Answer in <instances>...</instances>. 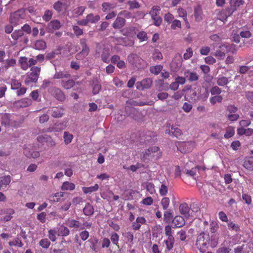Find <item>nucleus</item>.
Listing matches in <instances>:
<instances>
[{"label": "nucleus", "instance_id": "1", "mask_svg": "<svg viewBox=\"0 0 253 253\" xmlns=\"http://www.w3.org/2000/svg\"><path fill=\"white\" fill-rule=\"evenodd\" d=\"M0 124L2 126L6 128L19 127L22 122L18 119L14 118V116L8 113H4L2 115L0 120Z\"/></svg>", "mask_w": 253, "mask_h": 253}, {"label": "nucleus", "instance_id": "2", "mask_svg": "<svg viewBox=\"0 0 253 253\" xmlns=\"http://www.w3.org/2000/svg\"><path fill=\"white\" fill-rule=\"evenodd\" d=\"M210 237L208 233L202 232L197 237L196 246L201 253H205L208 249Z\"/></svg>", "mask_w": 253, "mask_h": 253}, {"label": "nucleus", "instance_id": "3", "mask_svg": "<svg viewBox=\"0 0 253 253\" xmlns=\"http://www.w3.org/2000/svg\"><path fill=\"white\" fill-rule=\"evenodd\" d=\"M162 152L158 146H151L145 150L143 158L151 160H157L161 158Z\"/></svg>", "mask_w": 253, "mask_h": 253}, {"label": "nucleus", "instance_id": "4", "mask_svg": "<svg viewBox=\"0 0 253 253\" xmlns=\"http://www.w3.org/2000/svg\"><path fill=\"white\" fill-rule=\"evenodd\" d=\"M31 72L28 74L25 80V84L27 85H30L32 84L36 83L41 72V68L37 66H33L31 68Z\"/></svg>", "mask_w": 253, "mask_h": 253}, {"label": "nucleus", "instance_id": "5", "mask_svg": "<svg viewBox=\"0 0 253 253\" xmlns=\"http://www.w3.org/2000/svg\"><path fill=\"white\" fill-rule=\"evenodd\" d=\"M128 62L138 69L143 68L145 65V61L139 56L135 53H131L127 57Z\"/></svg>", "mask_w": 253, "mask_h": 253}, {"label": "nucleus", "instance_id": "6", "mask_svg": "<svg viewBox=\"0 0 253 253\" xmlns=\"http://www.w3.org/2000/svg\"><path fill=\"white\" fill-rule=\"evenodd\" d=\"M175 146L178 151L185 154L191 152L193 150L194 144L192 141H177Z\"/></svg>", "mask_w": 253, "mask_h": 253}, {"label": "nucleus", "instance_id": "7", "mask_svg": "<svg viewBox=\"0 0 253 253\" xmlns=\"http://www.w3.org/2000/svg\"><path fill=\"white\" fill-rule=\"evenodd\" d=\"M70 6L68 0H58L53 5L54 9L57 12L60 13L68 10Z\"/></svg>", "mask_w": 253, "mask_h": 253}, {"label": "nucleus", "instance_id": "8", "mask_svg": "<svg viewBox=\"0 0 253 253\" xmlns=\"http://www.w3.org/2000/svg\"><path fill=\"white\" fill-rule=\"evenodd\" d=\"M37 141L42 145H45L48 148L53 147L55 145V142L51 137L47 134H42L37 137Z\"/></svg>", "mask_w": 253, "mask_h": 253}, {"label": "nucleus", "instance_id": "9", "mask_svg": "<svg viewBox=\"0 0 253 253\" xmlns=\"http://www.w3.org/2000/svg\"><path fill=\"white\" fill-rule=\"evenodd\" d=\"M25 17L24 11L23 9H19L17 11L10 14V22L11 23L17 25L18 22Z\"/></svg>", "mask_w": 253, "mask_h": 253}, {"label": "nucleus", "instance_id": "10", "mask_svg": "<svg viewBox=\"0 0 253 253\" xmlns=\"http://www.w3.org/2000/svg\"><path fill=\"white\" fill-rule=\"evenodd\" d=\"M64 111V108L61 106H53L49 108L47 113L53 118H61Z\"/></svg>", "mask_w": 253, "mask_h": 253}, {"label": "nucleus", "instance_id": "11", "mask_svg": "<svg viewBox=\"0 0 253 253\" xmlns=\"http://www.w3.org/2000/svg\"><path fill=\"white\" fill-rule=\"evenodd\" d=\"M66 225L70 228H74L77 230H83L84 227L82 225V223L79 220L74 219H68L66 221Z\"/></svg>", "mask_w": 253, "mask_h": 253}, {"label": "nucleus", "instance_id": "12", "mask_svg": "<svg viewBox=\"0 0 253 253\" xmlns=\"http://www.w3.org/2000/svg\"><path fill=\"white\" fill-rule=\"evenodd\" d=\"M182 58L181 55L179 54H177L175 55L174 57L172 59L171 62L170 64V66L171 68L174 70L178 69L182 65Z\"/></svg>", "mask_w": 253, "mask_h": 253}, {"label": "nucleus", "instance_id": "13", "mask_svg": "<svg viewBox=\"0 0 253 253\" xmlns=\"http://www.w3.org/2000/svg\"><path fill=\"white\" fill-rule=\"evenodd\" d=\"M194 16L196 22H200L203 20V12L201 5L198 4L194 6Z\"/></svg>", "mask_w": 253, "mask_h": 253}, {"label": "nucleus", "instance_id": "14", "mask_svg": "<svg viewBox=\"0 0 253 253\" xmlns=\"http://www.w3.org/2000/svg\"><path fill=\"white\" fill-rule=\"evenodd\" d=\"M146 220L143 216H138L135 221L132 223V229L134 230H138L141 228V225L145 224Z\"/></svg>", "mask_w": 253, "mask_h": 253}, {"label": "nucleus", "instance_id": "15", "mask_svg": "<svg viewBox=\"0 0 253 253\" xmlns=\"http://www.w3.org/2000/svg\"><path fill=\"white\" fill-rule=\"evenodd\" d=\"M179 211L181 214L186 218H188L191 214L190 212L191 210L186 203H183L180 205Z\"/></svg>", "mask_w": 253, "mask_h": 253}, {"label": "nucleus", "instance_id": "16", "mask_svg": "<svg viewBox=\"0 0 253 253\" xmlns=\"http://www.w3.org/2000/svg\"><path fill=\"white\" fill-rule=\"evenodd\" d=\"M184 75L186 79L190 82H195L199 79V76L196 73L191 72L188 70L184 71Z\"/></svg>", "mask_w": 253, "mask_h": 253}, {"label": "nucleus", "instance_id": "17", "mask_svg": "<svg viewBox=\"0 0 253 253\" xmlns=\"http://www.w3.org/2000/svg\"><path fill=\"white\" fill-rule=\"evenodd\" d=\"M88 242L90 244V248L94 252L97 253L100 251L98 244L99 241L96 237L90 238Z\"/></svg>", "mask_w": 253, "mask_h": 253}, {"label": "nucleus", "instance_id": "18", "mask_svg": "<svg viewBox=\"0 0 253 253\" xmlns=\"http://www.w3.org/2000/svg\"><path fill=\"white\" fill-rule=\"evenodd\" d=\"M32 104V101L30 99L27 98H22L15 102V105L18 108L27 107Z\"/></svg>", "mask_w": 253, "mask_h": 253}, {"label": "nucleus", "instance_id": "19", "mask_svg": "<svg viewBox=\"0 0 253 253\" xmlns=\"http://www.w3.org/2000/svg\"><path fill=\"white\" fill-rule=\"evenodd\" d=\"M126 20L124 18L118 16L112 24L114 29H122L126 24Z\"/></svg>", "mask_w": 253, "mask_h": 253}, {"label": "nucleus", "instance_id": "20", "mask_svg": "<svg viewBox=\"0 0 253 253\" xmlns=\"http://www.w3.org/2000/svg\"><path fill=\"white\" fill-rule=\"evenodd\" d=\"M52 93L57 100L62 101L65 99V96L62 91L57 87L52 89Z\"/></svg>", "mask_w": 253, "mask_h": 253}, {"label": "nucleus", "instance_id": "21", "mask_svg": "<svg viewBox=\"0 0 253 253\" xmlns=\"http://www.w3.org/2000/svg\"><path fill=\"white\" fill-rule=\"evenodd\" d=\"M172 223L175 227L179 228L182 227L185 224V220L182 216L177 215L174 217Z\"/></svg>", "mask_w": 253, "mask_h": 253}, {"label": "nucleus", "instance_id": "22", "mask_svg": "<svg viewBox=\"0 0 253 253\" xmlns=\"http://www.w3.org/2000/svg\"><path fill=\"white\" fill-rule=\"evenodd\" d=\"M152 84V80L150 78H147L143 80L141 82H137L136 83V87L138 89H140V87L138 85V84H140L141 86L142 89L144 88H148L151 86Z\"/></svg>", "mask_w": 253, "mask_h": 253}, {"label": "nucleus", "instance_id": "23", "mask_svg": "<svg viewBox=\"0 0 253 253\" xmlns=\"http://www.w3.org/2000/svg\"><path fill=\"white\" fill-rule=\"evenodd\" d=\"M135 27L134 26H129L126 27L121 30V33L126 36H132L135 34Z\"/></svg>", "mask_w": 253, "mask_h": 253}, {"label": "nucleus", "instance_id": "24", "mask_svg": "<svg viewBox=\"0 0 253 253\" xmlns=\"http://www.w3.org/2000/svg\"><path fill=\"white\" fill-rule=\"evenodd\" d=\"M229 83L228 78L222 75H219L216 80V84L219 86H224L227 85Z\"/></svg>", "mask_w": 253, "mask_h": 253}, {"label": "nucleus", "instance_id": "25", "mask_svg": "<svg viewBox=\"0 0 253 253\" xmlns=\"http://www.w3.org/2000/svg\"><path fill=\"white\" fill-rule=\"evenodd\" d=\"M24 35V33L22 30H15L11 35L12 38L13 40L12 44L15 45L17 43V41L21 37Z\"/></svg>", "mask_w": 253, "mask_h": 253}, {"label": "nucleus", "instance_id": "26", "mask_svg": "<svg viewBox=\"0 0 253 253\" xmlns=\"http://www.w3.org/2000/svg\"><path fill=\"white\" fill-rule=\"evenodd\" d=\"M243 166L248 170H253V157L246 158L244 160Z\"/></svg>", "mask_w": 253, "mask_h": 253}, {"label": "nucleus", "instance_id": "27", "mask_svg": "<svg viewBox=\"0 0 253 253\" xmlns=\"http://www.w3.org/2000/svg\"><path fill=\"white\" fill-rule=\"evenodd\" d=\"M34 48L38 50H44L46 48V43L43 40H37L35 42Z\"/></svg>", "mask_w": 253, "mask_h": 253}, {"label": "nucleus", "instance_id": "28", "mask_svg": "<svg viewBox=\"0 0 253 253\" xmlns=\"http://www.w3.org/2000/svg\"><path fill=\"white\" fill-rule=\"evenodd\" d=\"M89 52V48L88 46L82 47V51L76 55V58L77 59H82L88 55Z\"/></svg>", "mask_w": 253, "mask_h": 253}, {"label": "nucleus", "instance_id": "29", "mask_svg": "<svg viewBox=\"0 0 253 253\" xmlns=\"http://www.w3.org/2000/svg\"><path fill=\"white\" fill-rule=\"evenodd\" d=\"M88 23L95 24L98 22L100 19V16L99 15H94L93 13H89L86 16Z\"/></svg>", "mask_w": 253, "mask_h": 253}, {"label": "nucleus", "instance_id": "30", "mask_svg": "<svg viewBox=\"0 0 253 253\" xmlns=\"http://www.w3.org/2000/svg\"><path fill=\"white\" fill-rule=\"evenodd\" d=\"M61 27L60 21L58 20H53L48 24V28L54 30H59Z\"/></svg>", "mask_w": 253, "mask_h": 253}, {"label": "nucleus", "instance_id": "31", "mask_svg": "<svg viewBox=\"0 0 253 253\" xmlns=\"http://www.w3.org/2000/svg\"><path fill=\"white\" fill-rule=\"evenodd\" d=\"M24 153L28 158H33L34 159L37 158L40 156V153L39 151L31 152L27 148L24 149Z\"/></svg>", "mask_w": 253, "mask_h": 253}, {"label": "nucleus", "instance_id": "32", "mask_svg": "<svg viewBox=\"0 0 253 253\" xmlns=\"http://www.w3.org/2000/svg\"><path fill=\"white\" fill-rule=\"evenodd\" d=\"M84 213L87 216H90L94 213V208L92 205L87 203L83 209Z\"/></svg>", "mask_w": 253, "mask_h": 253}, {"label": "nucleus", "instance_id": "33", "mask_svg": "<svg viewBox=\"0 0 253 253\" xmlns=\"http://www.w3.org/2000/svg\"><path fill=\"white\" fill-rule=\"evenodd\" d=\"M61 86L66 89L71 88L75 85V82L72 79L67 81L62 80L61 82Z\"/></svg>", "mask_w": 253, "mask_h": 253}, {"label": "nucleus", "instance_id": "34", "mask_svg": "<svg viewBox=\"0 0 253 253\" xmlns=\"http://www.w3.org/2000/svg\"><path fill=\"white\" fill-rule=\"evenodd\" d=\"M244 0H230V6L235 11L241 5L244 4Z\"/></svg>", "mask_w": 253, "mask_h": 253}, {"label": "nucleus", "instance_id": "35", "mask_svg": "<svg viewBox=\"0 0 253 253\" xmlns=\"http://www.w3.org/2000/svg\"><path fill=\"white\" fill-rule=\"evenodd\" d=\"M18 61L23 70H26L29 68L28 58L26 57H20Z\"/></svg>", "mask_w": 253, "mask_h": 253}, {"label": "nucleus", "instance_id": "36", "mask_svg": "<svg viewBox=\"0 0 253 253\" xmlns=\"http://www.w3.org/2000/svg\"><path fill=\"white\" fill-rule=\"evenodd\" d=\"M71 77V75L67 73V72L59 71L56 72L53 76V79H60L63 78H69Z\"/></svg>", "mask_w": 253, "mask_h": 253}, {"label": "nucleus", "instance_id": "37", "mask_svg": "<svg viewBox=\"0 0 253 253\" xmlns=\"http://www.w3.org/2000/svg\"><path fill=\"white\" fill-rule=\"evenodd\" d=\"M75 188V185L73 183L68 181L64 182L61 187V189L62 190L73 191Z\"/></svg>", "mask_w": 253, "mask_h": 253}, {"label": "nucleus", "instance_id": "38", "mask_svg": "<svg viewBox=\"0 0 253 253\" xmlns=\"http://www.w3.org/2000/svg\"><path fill=\"white\" fill-rule=\"evenodd\" d=\"M109 56V50L106 48H104L101 55V60L105 63H109L110 62Z\"/></svg>", "mask_w": 253, "mask_h": 253}, {"label": "nucleus", "instance_id": "39", "mask_svg": "<svg viewBox=\"0 0 253 253\" xmlns=\"http://www.w3.org/2000/svg\"><path fill=\"white\" fill-rule=\"evenodd\" d=\"M164 243L166 245V249L168 251H170L173 247L174 238V237H168L167 240H164Z\"/></svg>", "mask_w": 253, "mask_h": 253}, {"label": "nucleus", "instance_id": "40", "mask_svg": "<svg viewBox=\"0 0 253 253\" xmlns=\"http://www.w3.org/2000/svg\"><path fill=\"white\" fill-rule=\"evenodd\" d=\"M83 191L84 194H90L93 192L97 191L99 189V186L95 184L94 186L86 187H83Z\"/></svg>", "mask_w": 253, "mask_h": 253}, {"label": "nucleus", "instance_id": "41", "mask_svg": "<svg viewBox=\"0 0 253 253\" xmlns=\"http://www.w3.org/2000/svg\"><path fill=\"white\" fill-rule=\"evenodd\" d=\"M177 13L178 14V16L179 17L182 18L186 24L189 25V24L188 22L187 18V14L186 11L184 9L180 7L177 9Z\"/></svg>", "mask_w": 253, "mask_h": 253}, {"label": "nucleus", "instance_id": "42", "mask_svg": "<svg viewBox=\"0 0 253 253\" xmlns=\"http://www.w3.org/2000/svg\"><path fill=\"white\" fill-rule=\"evenodd\" d=\"M102 9L104 12H107L110 11L112 9L114 8L116 5L113 3L109 2H103L102 4Z\"/></svg>", "mask_w": 253, "mask_h": 253}, {"label": "nucleus", "instance_id": "43", "mask_svg": "<svg viewBox=\"0 0 253 253\" xmlns=\"http://www.w3.org/2000/svg\"><path fill=\"white\" fill-rule=\"evenodd\" d=\"M14 213V211L12 209H9L7 210L6 215L3 216L1 218V220L2 221H8L12 218V215Z\"/></svg>", "mask_w": 253, "mask_h": 253}, {"label": "nucleus", "instance_id": "44", "mask_svg": "<svg viewBox=\"0 0 253 253\" xmlns=\"http://www.w3.org/2000/svg\"><path fill=\"white\" fill-rule=\"evenodd\" d=\"M11 181L10 176L9 175L4 176L0 177V183L2 188L5 187Z\"/></svg>", "mask_w": 253, "mask_h": 253}, {"label": "nucleus", "instance_id": "45", "mask_svg": "<svg viewBox=\"0 0 253 253\" xmlns=\"http://www.w3.org/2000/svg\"><path fill=\"white\" fill-rule=\"evenodd\" d=\"M171 132L172 135L176 137L181 136L182 134V131L179 128L173 126H171Z\"/></svg>", "mask_w": 253, "mask_h": 253}, {"label": "nucleus", "instance_id": "46", "mask_svg": "<svg viewBox=\"0 0 253 253\" xmlns=\"http://www.w3.org/2000/svg\"><path fill=\"white\" fill-rule=\"evenodd\" d=\"M53 12L50 10H46L42 17V19L45 22L49 21L52 17Z\"/></svg>", "mask_w": 253, "mask_h": 253}, {"label": "nucleus", "instance_id": "47", "mask_svg": "<svg viewBox=\"0 0 253 253\" xmlns=\"http://www.w3.org/2000/svg\"><path fill=\"white\" fill-rule=\"evenodd\" d=\"M223 99V97L221 95H214L210 98V101L212 105H214L217 102L221 103Z\"/></svg>", "mask_w": 253, "mask_h": 253}, {"label": "nucleus", "instance_id": "48", "mask_svg": "<svg viewBox=\"0 0 253 253\" xmlns=\"http://www.w3.org/2000/svg\"><path fill=\"white\" fill-rule=\"evenodd\" d=\"M16 60L13 58L8 59L5 61L4 62V67L7 69L10 67H13L16 64Z\"/></svg>", "mask_w": 253, "mask_h": 253}, {"label": "nucleus", "instance_id": "49", "mask_svg": "<svg viewBox=\"0 0 253 253\" xmlns=\"http://www.w3.org/2000/svg\"><path fill=\"white\" fill-rule=\"evenodd\" d=\"M59 232L61 236L65 237L68 236L70 232L67 227L62 225L59 228Z\"/></svg>", "mask_w": 253, "mask_h": 253}, {"label": "nucleus", "instance_id": "50", "mask_svg": "<svg viewBox=\"0 0 253 253\" xmlns=\"http://www.w3.org/2000/svg\"><path fill=\"white\" fill-rule=\"evenodd\" d=\"M48 237L52 242L56 240L57 231L55 229H50L48 231Z\"/></svg>", "mask_w": 253, "mask_h": 253}, {"label": "nucleus", "instance_id": "51", "mask_svg": "<svg viewBox=\"0 0 253 253\" xmlns=\"http://www.w3.org/2000/svg\"><path fill=\"white\" fill-rule=\"evenodd\" d=\"M63 137L65 143L66 144H68L72 142L73 138V135L68 132L65 131L64 132Z\"/></svg>", "mask_w": 253, "mask_h": 253}, {"label": "nucleus", "instance_id": "52", "mask_svg": "<svg viewBox=\"0 0 253 253\" xmlns=\"http://www.w3.org/2000/svg\"><path fill=\"white\" fill-rule=\"evenodd\" d=\"M137 38L141 42H146L148 40V37L147 33L144 31L139 32L137 35Z\"/></svg>", "mask_w": 253, "mask_h": 253}, {"label": "nucleus", "instance_id": "53", "mask_svg": "<svg viewBox=\"0 0 253 253\" xmlns=\"http://www.w3.org/2000/svg\"><path fill=\"white\" fill-rule=\"evenodd\" d=\"M170 200L168 197H164L161 201V204L164 210H167L169 205Z\"/></svg>", "mask_w": 253, "mask_h": 253}, {"label": "nucleus", "instance_id": "54", "mask_svg": "<svg viewBox=\"0 0 253 253\" xmlns=\"http://www.w3.org/2000/svg\"><path fill=\"white\" fill-rule=\"evenodd\" d=\"M129 5V9L132 10L133 9H137L140 7V5L139 3L135 0H129L127 2Z\"/></svg>", "mask_w": 253, "mask_h": 253}, {"label": "nucleus", "instance_id": "55", "mask_svg": "<svg viewBox=\"0 0 253 253\" xmlns=\"http://www.w3.org/2000/svg\"><path fill=\"white\" fill-rule=\"evenodd\" d=\"M210 92L212 95H220V94L222 92V89L218 86L215 85L211 87Z\"/></svg>", "mask_w": 253, "mask_h": 253}, {"label": "nucleus", "instance_id": "56", "mask_svg": "<svg viewBox=\"0 0 253 253\" xmlns=\"http://www.w3.org/2000/svg\"><path fill=\"white\" fill-rule=\"evenodd\" d=\"M163 66L161 65H156L152 66L150 68V71L151 73L154 74L156 75H158L160 72L162 70Z\"/></svg>", "mask_w": 253, "mask_h": 253}, {"label": "nucleus", "instance_id": "57", "mask_svg": "<svg viewBox=\"0 0 253 253\" xmlns=\"http://www.w3.org/2000/svg\"><path fill=\"white\" fill-rule=\"evenodd\" d=\"M39 245L43 249H48L50 245V242L48 239L44 238L39 242Z\"/></svg>", "mask_w": 253, "mask_h": 253}, {"label": "nucleus", "instance_id": "58", "mask_svg": "<svg viewBox=\"0 0 253 253\" xmlns=\"http://www.w3.org/2000/svg\"><path fill=\"white\" fill-rule=\"evenodd\" d=\"M219 228L218 224L214 221H212L210 224V231L212 233H215Z\"/></svg>", "mask_w": 253, "mask_h": 253}, {"label": "nucleus", "instance_id": "59", "mask_svg": "<svg viewBox=\"0 0 253 253\" xmlns=\"http://www.w3.org/2000/svg\"><path fill=\"white\" fill-rule=\"evenodd\" d=\"M160 10L161 8L159 6H154L150 10L149 13L151 17L158 16L159 15Z\"/></svg>", "mask_w": 253, "mask_h": 253}, {"label": "nucleus", "instance_id": "60", "mask_svg": "<svg viewBox=\"0 0 253 253\" xmlns=\"http://www.w3.org/2000/svg\"><path fill=\"white\" fill-rule=\"evenodd\" d=\"M171 29L172 30H176L177 28H181V23L180 20L175 19L173 20L171 23Z\"/></svg>", "mask_w": 253, "mask_h": 253}, {"label": "nucleus", "instance_id": "61", "mask_svg": "<svg viewBox=\"0 0 253 253\" xmlns=\"http://www.w3.org/2000/svg\"><path fill=\"white\" fill-rule=\"evenodd\" d=\"M73 30L74 31V34L77 37L82 36L84 34L83 30L77 25H74L73 26Z\"/></svg>", "mask_w": 253, "mask_h": 253}, {"label": "nucleus", "instance_id": "62", "mask_svg": "<svg viewBox=\"0 0 253 253\" xmlns=\"http://www.w3.org/2000/svg\"><path fill=\"white\" fill-rule=\"evenodd\" d=\"M146 189L150 194H153L155 192V186L151 182L146 183Z\"/></svg>", "mask_w": 253, "mask_h": 253}, {"label": "nucleus", "instance_id": "63", "mask_svg": "<svg viewBox=\"0 0 253 253\" xmlns=\"http://www.w3.org/2000/svg\"><path fill=\"white\" fill-rule=\"evenodd\" d=\"M123 235L124 237L127 239V241L133 244V241L134 240V235L132 232L128 231L125 233Z\"/></svg>", "mask_w": 253, "mask_h": 253}, {"label": "nucleus", "instance_id": "64", "mask_svg": "<svg viewBox=\"0 0 253 253\" xmlns=\"http://www.w3.org/2000/svg\"><path fill=\"white\" fill-rule=\"evenodd\" d=\"M64 196V193L62 192H57L54 194L51 198H52V201L54 202H58L60 198Z\"/></svg>", "mask_w": 253, "mask_h": 253}]
</instances>
